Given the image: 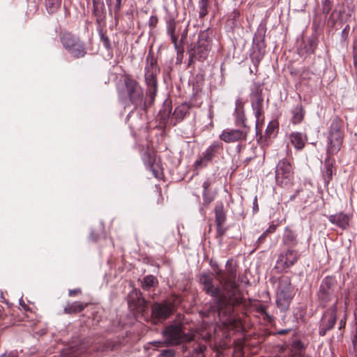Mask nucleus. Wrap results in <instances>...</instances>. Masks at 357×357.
<instances>
[{
	"instance_id": "f257e3e1",
	"label": "nucleus",
	"mask_w": 357,
	"mask_h": 357,
	"mask_svg": "<svg viewBox=\"0 0 357 357\" xmlns=\"http://www.w3.org/2000/svg\"><path fill=\"white\" fill-rule=\"evenodd\" d=\"M199 282L204 286L205 292L213 298L215 306L213 311H218L219 314H230L233 306L237 303L236 298H231L226 294H221L219 287L213 285V278L208 274H202L199 277Z\"/></svg>"
},
{
	"instance_id": "f03ea898",
	"label": "nucleus",
	"mask_w": 357,
	"mask_h": 357,
	"mask_svg": "<svg viewBox=\"0 0 357 357\" xmlns=\"http://www.w3.org/2000/svg\"><path fill=\"white\" fill-rule=\"evenodd\" d=\"M122 101L128 100L135 109L142 107L146 109V103L144 100V90L140 84L130 75H126L123 78V86L119 91Z\"/></svg>"
},
{
	"instance_id": "7ed1b4c3",
	"label": "nucleus",
	"mask_w": 357,
	"mask_h": 357,
	"mask_svg": "<svg viewBox=\"0 0 357 357\" xmlns=\"http://www.w3.org/2000/svg\"><path fill=\"white\" fill-rule=\"evenodd\" d=\"M217 279L222 285V289L227 292L231 298L235 296L238 284L236 282V265L229 259L226 264L225 272L218 268L217 265L213 266Z\"/></svg>"
},
{
	"instance_id": "20e7f679",
	"label": "nucleus",
	"mask_w": 357,
	"mask_h": 357,
	"mask_svg": "<svg viewBox=\"0 0 357 357\" xmlns=\"http://www.w3.org/2000/svg\"><path fill=\"white\" fill-rule=\"evenodd\" d=\"M293 296L291 279L287 276H282L279 279L277 290L276 303L278 307L282 311L287 310Z\"/></svg>"
},
{
	"instance_id": "39448f33",
	"label": "nucleus",
	"mask_w": 357,
	"mask_h": 357,
	"mask_svg": "<svg viewBox=\"0 0 357 357\" xmlns=\"http://www.w3.org/2000/svg\"><path fill=\"white\" fill-rule=\"evenodd\" d=\"M61 42L63 47L75 58L84 57L86 54L84 42L70 33H63L61 36Z\"/></svg>"
},
{
	"instance_id": "423d86ee",
	"label": "nucleus",
	"mask_w": 357,
	"mask_h": 357,
	"mask_svg": "<svg viewBox=\"0 0 357 357\" xmlns=\"http://www.w3.org/2000/svg\"><path fill=\"white\" fill-rule=\"evenodd\" d=\"M337 281L334 277L327 276L323 279L318 291L319 301L324 307L336 298Z\"/></svg>"
},
{
	"instance_id": "0eeeda50",
	"label": "nucleus",
	"mask_w": 357,
	"mask_h": 357,
	"mask_svg": "<svg viewBox=\"0 0 357 357\" xmlns=\"http://www.w3.org/2000/svg\"><path fill=\"white\" fill-rule=\"evenodd\" d=\"M211 49V41L207 30L201 31L199 34L198 41L194 47L190 50L192 55L199 61H205Z\"/></svg>"
},
{
	"instance_id": "6e6552de",
	"label": "nucleus",
	"mask_w": 357,
	"mask_h": 357,
	"mask_svg": "<svg viewBox=\"0 0 357 357\" xmlns=\"http://www.w3.org/2000/svg\"><path fill=\"white\" fill-rule=\"evenodd\" d=\"M275 180L283 188L292 185L294 172L290 162L287 160L282 159L278 162L275 169Z\"/></svg>"
},
{
	"instance_id": "1a4fd4ad",
	"label": "nucleus",
	"mask_w": 357,
	"mask_h": 357,
	"mask_svg": "<svg viewBox=\"0 0 357 357\" xmlns=\"http://www.w3.org/2000/svg\"><path fill=\"white\" fill-rule=\"evenodd\" d=\"M165 340L172 345L179 344L184 342H190L193 336L185 334L180 326L171 325L165 328L162 332Z\"/></svg>"
},
{
	"instance_id": "9d476101",
	"label": "nucleus",
	"mask_w": 357,
	"mask_h": 357,
	"mask_svg": "<svg viewBox=\"0 0 357 357\" xmlns=\"http://www.w3.org/2000/svg\"><path fill=\"white\" fill-rule=\"evenodd\" d=\"M173 312V303L167 301L155 303L151 306V319L154 322L165 320L169 318Z\"/></svg>"
},
{
	"instance_id": "9b49d317",
	"label": "nucleus",
	"mask_w": 357,
	"mask_h": 357,
	"mask_svg": "<svg viewBox=\"0 0 357 357\" xmlns=\"http://www.w3.org/2000/svg\"><path fill=\"white\" fill-rule=\"evenodd\" d=\"M300 257L298 252L295 250H287L285 252L281 253L277 259L275 268L280 271L294 266Z\"/></svg>"
},
{
	"instance_id": "f8f14e48",
	"label": "nucleus",
	"mask_w": 357,
	"mask_h": 357,
	"mask_svg": "<svg viewBox=\"0 0 357 357\" xmlns=\"http://www.w3.org/2000/svg\"><path fill=\"white\" fill-rule=\"evenodd\" d=\"M249 133V129L227 128L222 130L219 137L225 143H234L245 141Z\"/></svg>"
},
{
	"instance_id": "ddd939ff",
	"label": "nucleus",
	"mask_w": 357,
	"mask_h": 357,
	"mask_svg": "<svg viewBox=\"0 0 357 357\" xmlns=\"http://www.w3.org/2000/svg\"><path fill=\"white\" fill-rule=\"evenodd\" d=\"M337 320L336 317V302L333 307L328 309L323 315L319 326V333L320 335L324 336L326 334L327 331L331 330Z\"/></svg>"
},
{
	"instance_id": "4468645a",
	"label": "nucleus",
	"mask_w": 357,
	"mask_h": 357,
	"mask_svg": "<svg viewBox=\"0 0 357 357\" xmlns=\"http://www.w3.org/2000/svg\"><path fill=\"white\" fill-rule=\"evenodd\" d=\"M128 303L130 308L136 310L143 314L146 312L148 305L146 301L142 297V294L137 289H133L128 296Z\"/></svg>"
},
{
	"instance_id": "2eb2a0df",
	"label": "nucleus",
	"mask_w": 357,
	"mask_h": 357,
	"mask_svg": "<svg viewBox=\"0 0 357 357\" xmlns=\"http://www.w3.org/2000/svg\"><path fill=\"white\" fill-rule=\"evenodd\" d=\"M222 148V146L221 143L218 142H214L202 153L201 158L195 162V167H198L202 165L205 166L206 163L211 161L218 152V151Z\"/></svg>"
},
{
	"instance_id": "dca6fc26",
	"label": "nucleus",
	"mask_w": 357,
	"mask_h": 357,
	"mask_svg": "<svg viewBox=\"0 0 357 357\" xmlns=\"http://www.w3.org/2000/svg\"><path fill=\"white\" fill-rule=\"evenodd\" d=\"M344 136V132L328 135L327 146L328 154L335 155L338 153L342 147Z\"/></svg>"
},
{
	"instance_id": "f3484780",
	"label": "nucleus",
	"mask_w": 357,
	"mask_h": 357,
	"mask_svg": "<svg viewBox=\"0 0 357 357\" xmlns=\"http://www.w3.org/2000/svg\"><path fill=\"white\" fill-rule=\"evenodd\" d=\"M158 71L157 66L153 63L146 67L145 80L148 87L157 86L156 75Z\"/></svg>"
},
{
	"instance_id": "a211bd4d",
	"label": "nucleus",
	"mask_w": 357,
	"mask_h": 357,
	"mask_svg": "<svg viewBox=\"0 0 357 357\" xmlns=\"http://www.w3.org/2000/svg\"><path fill=\"white\" fill-rule=\"evenodd\" d=\"M143 160L149 169L152 172L155 177H158L159 167L156 164L155 154L153 152L147 151L144 153Z\"/></svg>"
},
{
	"instance_id": "6ab92c4d",
	"label": "nucleus",
	"mask_w": 357,
	"mask_h": 357,
	"mask_svg": "<svg viewBox=\"0 0 357 357\" xmlns=\"http://www.w3.org/2000/svg\"><path fill=\"white\" fill-rule=\"evenodd\" d=\"M166 25L167 34L170 36L174 47L178 50V37L175 34L176 22L172 16L169 15L166 18Z\"/></svg>"
},
{
	"instance_id": "aec40b11",
	"label": "nucleus",
	"mask_w": 357,
	"mask_h": 357,
	"mask_svg": "<svg viewBox=\"0 0 357 357\" xmlns=\"http://www.w3.org/2000/svg\"><path fill=\"white\" fill-rule=\"evenodd\" d=\"M291 144L298 150H301L305 146L307 140V137L305 134L295 132H292L289 136Z\"/></svg>"
},
{
	"instance_id": "412c9836",
	"label": "nucleus",
	"mask_w": 357,
	"mask_h": 357,
	"mask_svg": "<svg viewBox=\"0 0 357 357\" xmlns=\"http://www.w3.org/2000/svg\"><path fill=\"white\" fill-rule=\"evenodd\" d=\"M236 124L239 126L241 129H249L250 128L246 125L245 121L246 118L245 116V114L243 110H241L240 107H242V102L241 99H237L236 100Z\"/></svg>"
},
{
	"instance_id": "4be33fe9",
	"label": "nucleus",
	"mask_w": 357,
	"mask_h": 357,
	"mask_svg": "<svg viewBox=\"0 0 357 357\" xmlns=\"http://www.w3.org/2000/svg\"><path fill=\"white\" fill-rule=\"evenodd\" d=\"M328 220L332 224L342 229H345L349 222V217L343 213L331 215L329 216Z\"/></svg>"
},
{
	"instance_id": "5701e85b",
	"label": "nucleus",
	"mask_w": 357,
	"mask_h": 357,
	"mask_svg": "<svg viewBox=\"0 0 357 357\" xmlns=\"http://www.w3.org/2000/svg\"><path fill=\"white\" fill-rule=\"evenodd\" d=\"M93 13L96 17V20L100 23L106 16V8L102 0H92Z\"/></svg>"
},
{
	"instance_id": "b1692460",
	"label": "nucleus",
	"mask_w": 357,
	"mask_h": 357,
	"mask_svg": "<svg viewBox=\"0 0 357 357\" xmlns=\"http://www.w3.org/2000/svg\"><path fill=\"white\" fill-rule=\"evenodd\" d=\"M87 305V303H82L80 301H75L71 303H68L64 307V312L66 314L78 313L84 310Z\"/></svg>"
},
{
	"instance_id": "393cba45",
	"label": "nucleus",
	"mask_w": 357,
	"mask_h": 357,
	"mask_svg": "<svg viewBox=\"0 0 357 357\" xmlns=\"http://www.w3.org/2000/svg\"><path fill=\"white\" fill-rule=\"evenodd\" d=\"M291 122L294 124L300 123L305 116V110L302 105L298 104L296 105L291 110Z\"/></svg>"
},
{
	"instance_id": "a878e982",
	"label": "nucleus",
	"mask_w": 357,
	"mask_h": 357,
	"mask_svg": "<svg viewBox=\"0 0 357 357\" xmlns=\"http://www.w3.org/2000/svg\"><path fill=\"white\" fill-rule=\"evenodd\" d=\"M282 241L285 245L295 246L297 244L296 235L292 230L286 228L282 237Z\"/></svg>"
},
{
	"instance_id": "bb28decb",
	"label": "nucleus",
	"mask_w": 357,
	"mask_h": 357,
	"mask_svg": "<svg viewBox=\"0 0 357 357\" xmlns=\"http://www.w3.org/2000/svg\"><path fill=\"white\" fill-rule=\"evenodd\" d=\"M338 132H344L343 121L341 119L335 116L329 127V134H335Z\"/></svg>"
},
{
	"instance_id": "cd10ccee",
	"label": "nucleus",
	"mask_w": 357,
	"mask_h": 357,
	"mask_svg": "<svg viewBox=\"0 0 357 357\" xmlns=\"http://www.w3.org/2000/svg\"><path fill=\"white\" fill-rule=\"evenodd\" d=\"M190 109V107L188 105L184 103L178 105L174 109L173 113V116L178 121H181L184 119L185 116L187 114Z\"/></svg>"
},
{
	"instance_id": "c85d7f7f",
	"label": "nucleus",
	"mask_w": 357,
	"mask_h": 357,
	"mask_svg": "<svg viewBox=\"0 0 357 357\" xmlns=\"http://www.w3.org/2000/svg\"><path fill=\"white\" fill-rule=\"evenodd\" d=\"M61 3V0H45V6L49 13H55Z\"/></svg>"
},
{
	"instance_id": "c756f323",
	"label": "nucleus",
	"mask_w": 357,
	"mask_h": 357,
	"mask_svg": "<svg viewBox=\"0 0 357 357\" xmlns=\"http://www.w3.org/2000/svg\"><path fill=\"white\" fill-rule=\"evenodd\" d=\"M264 98L261 96V91H256L252 94V107H263Z\"/></svg>"
},
{
	"instance_id": "7c9ffc66",
	"label": "nucleus",
	"mask_w": 357,
	"mask_h": 357,
	"mask_svg": "<svg viewBox=\"0 0 357 357\" xmlns=\"http://www.w3.org/2000/svg\"><path fill=\"white\" fill-rule=\"evenodd\" d=\"M106 3L108 6L110 12L114 11L116 14L119 12L122 6V0H114L113 3L112 0H106Z\"/></svg>"
},
{
	"instance_id": "2f4dec72",
	"label": "nucleus",
	"mask_w": 357,
	"mask_h": 357,
	"mask_svg": "<svg viewBox=\"0 0 357 357\" xmlns=\"http://www.w3.org/2000/svg\"><path fill=\"white\" fill-rule=\"evenodd\" d=\"M157 279L153 275H147L144 278L142 281V288L148 290L151 287L155 286L157 284Z\"/></svg>"
},
{
	"instance_id": "473e14b6",
	"label": "nucleus",
	"mask_w": 357,
	"mask_h": 357,
	"mask_svg": "<svg viewBox=\"0 0 357 357\" xmlns=\"http://www.w3.org/2000/svg\"><path fill=\"white\" fill-rule=\"evenodd\" d=\"M216 225L224 224L226 220L223 208L222 206H216L215 208Z\"/></svg>"
},
{
	"instance_id": "72a5a7b5",
	"label": "nucleus",
	"mask_w": 357,
	"mask_h": 357,
	"mask_svg": "<svg viewBox=\"0 0 357 357\" xmlns=\"http://www.w3.org/2000/svg\"><path fill=\"white\" fill-rule=\"evenodd\" d=\"M199 17H205L208 14L209 0H199Z\"/></svg>"
},
{
	"instance_id": "f704fd0d",
	"label": "nucleus",
	"mask_w": 357,
	"mask_h": 357,
	"mask_svg": "<svg viewBox=\"0 0 357 357\" xmlns=\"http://www.w3.org/2000/svg\"><path fill=\"white\" fill-rule=\"evenodd\" d=\"M324 181L327 183L330 182L333 176V165L329 162L325 164Z\"/></svg>"
},
{
	"instance_id": "c9c22d12",
	"label": "nucleus",
	"mask_w": 357,
	"mask_h": 357,
	"mask_svg": "<svg viewBox=\"0 0 357 357\" xmlns=\"http://www.w3.org/2000/svg\"><path fill=\"white\" fill-rule=\"evenodd\" d=\"M352 56L354 61V67L356 71H357V38L354 40Z\"/></svg>"
},
{
	"instance_id": "e433bc0d",
	"label": "nucleus",
	"mask_w": 357,
	"mask_h": 357,
	"mask_svg": "<svg viewBox=\"0 0 357 357\" xmlns=\"http://www.w3.org/2000/svg\"><path fill=\"white\" fill-rule=\"evenodd\" d=\"M332 8L331 0H322V10L324 13H328Z\"/></svg>"
},
{
	"instance_id": "4c0bfd02",
	"label": "nucleus",
	"mask_w": 357,
	"mask_h": 357,
	"mask_svg": "<svg viewBox=\"0 0 357 357\" xmlns=\"http://www.w3.org/2000/svg\"><path fill=\"white\" fill-rule=\"evenodd\" d=\"M252 109L257 119L256 126H257L258 122L263 114V107H255Z\"/></svg>"
},
{
	"instance_id": "58836bf2",
	"label": "nucleus",
	"mask_w": 357,
	"mask_h": 357,
	"mask_svg": "<svg viewBox=\"0 0 357 357\" xmlns=\"http://www.w3.org/2000/svg\"><path fill=\"white\" fill-rule=\"evenodd\" d=\"M156 92H157V86L156 87H149L148 94L151 98V102H150L149 105L151 104L154 101Z\"/></svg>"
},
{
	"instance_id": "ea45409f",
	"label": "nucleus",
	"mask_w": 357,
	"mask_h": 357,
	"mask_svg": "<svg viewBox=\"0 0 357 357\" xmlns=\"http://www.w3.org/2000/svg\"><path fill=\"white\" fill-rule=\"evenodd\" d=\"M158 20L155 15L150 17L149 20V25L151 28H155L158 24Z\"/></svg>"
},
{
	"instance_id": "a19ab883",
	"label": "nucleus",
	"mask_w": 357,
	"mask_h": 357,
	"mask_svg": "<svg viewBox=\"0 0 357 357\" xmlns=\"http://www.w3.org/2000/svg\"><path fill=\"white\" fill-rule=\"evenodd\" d=\"M174 351L171 349L164 350L160 354V357H174Z\"/></svg>"
},
{
	"instance_id": "79ce46f5",
	"label": "nucleus",
	"mask_w": 357,
	"mask_h": 357,
	"mask_svg": "<svg viewBox=\"0 0 357 357\" xmlns=\"http://www.w3.org/2000/svg\"><path fill=\"white\" fill-rule=\"evenodd\" d=\"M349 31L350 26L349 24H347L342 31V37L344 40L347 39Z\"/></svg>"
},
{
	"instance_id": "37998d69",
	"label": "nucleus",
	"mask_w": 357,
	"mask_h": 357,
	"mask_svg": "<svg viewBox=\"0 0 357 357\" xmlns=\"http://www.w3.org/2000/svg\"><path fill=\"white\" fill-rule=\"evenodd\" d=\"M212 183V181L211 179L209 178H207L204 183H203V185H202V187L204 188V195H206V192H207V190L208 188L210 187V185H211Z\"/></svg>"
},
{
	"instance_id": "c03bdc74",
	"label": "nucleus",
	"mask_w": 357,
	"mask_h": 357,
	"mask_svg": "<svg viewBox=\"0 0 357 357\" xmlns=\"http://www.w3.org/2000/svg\"><path fill=\"white\" fill-rule=\"evenodd\" d=\"M258 312L261 313L262 315H265L268 320H271V316L266 312V309L264 306H260L258 307Z\"/></svg>"
},
{
	"instance_id": "a18cd8bd",
	"label": "nucleus",
	"mask_w": 357,
	"mask_h": 357,
	"mask_svg": "<svg viewBox=\"0 0 357 357\" xmlns=\"http://www.w3.org/2000/svg\"><path fill=\"white\" fill-rule=\"evenodd\" d=\"M82 293L81 289H75L69 290L68 295L69 296H75L76 295L80 294Z\"/></svg>"
},
{
	"instance_id": "49530a36",
	"label": "nucleus",
	"mask_w": 357,
	"mask_h": 357,
	"mask_svg": "<svg viewBox=\"0 0 357 357\" xmlns=\"http://www.w3.org/2000/svg\"><path fill=\"white\" fill-rule=\"evenodd\" d=\"M101 40L103 41L104 45L106 48H109L110 43L109 40L107 37L105 36L103 34H101Z\"/></svg>"
},
{
	"instance_id": "de8ad7c7",
	"label": "nucleus",
	"mask_w": 357,
	"mask_h": 357,
	"mask_svg": "<svg viewBox=\"0 0 357 357\" xmlns=\"http://www.w3.org/2000/svg\"><path fill=\"white\" fill-rule=\"evenodd\" d=\"M223 224L216 225H217V232L220 236H222L225 232V229L222 226Z\"/></svg>"
},
{
	"instance_id": "09e8293b",
	"label": "nucleus",
	"mask_w": 357,
	"mask_h": 357,
	"mask_svg": "<svg viewBox=\"0 0 357 357\" xmlns=\"http://www.w3.org/2000/svg\"><path fill=\"white\" fill-rule=\"evenodd\" d=\"M206 347L204 345H199L195 349V352L198 354H202L205 350Z\"/></svg>"
},
{
	"instance_id": "8fccbe9b",
	"label": "nucleus",
	"mask_w": 357,
	"mask_h": 357,
	"mask_svg": "<svg viewBox=\"0 0 357 357\" xmlns=\"http://www.w3.org/2000/svg\"><path fill=\"white\" fill-rule=\"evenodd\" d=\"M276 229V226L275 225H271L266 230V232L268 234L273 233Z\"/></svg>"
},
{
	"instance_id": "3c124183",
	"label": "nucleus",
	"mask_w": 357,
	"mask_h": 357,
	"mask_svg": "<svg viewBox=\"0 0 357 357\" xmlns=\"http://www.w3.org/2000/svg\"><path fill=\"white\" fill-rule=\"evenodd\" d=\"M151 344H153L154 346L157 347H162L164 345V342H160V341L153 342H151Z\"/></svg>"
},
{
	"instance_id": "603ef678",
	"label": "nucleus",
	"mask_w": 357,
	"mask_h": 357,
	"mask_svg": "<svg viewBox=\"0 0 357 357\" xmlns=\"http://www.w3.org/2000/svg\"><path fill=\"white\" fill-rule=\"evenodd\" d=\"M1 357H17V355L15 353H9V354H4Z\"/></svg>"
},
{
	"instance_id": "864d4df0",
	"label": "nucleus",
	"mask_w": 357,
	"mask_h": 357,
	"mask_svg": "<svg viewBox=\"0 0 357 357\" xmlns=\"http://www.w3.org/2000/svg\"><path fill=\"white\" fill-rule=\"evenodd\" d=\"M266 235H267V233H266V231H264V232L261 234V236L258 238V241H259V243L263 242V241H264V238H266Z\"/></svg>"
},
{
	"instance_id": "5fc2aeb1",
	"label": "nucleus",
	"mask_w": 357,
	"mask_h": 357,
	"mask_svg": "<svg viewBox=\"0 0 357 357\" xmlns=\"http://www.w3.org/2000/svg\"><path fill=\"white\" fill-rule=\"evenodd\" d=\"M253 209L255 211H258V204H257V197H255L253 202Z\"/></svg>"
},
{
	"instance_id": "6e6d98bb",
	"label": "nucleus",
	"mask_w": 357,
	"mask_h": 357,
	"mask_svg": "<svg viewBox=\"0 0 357 357\" xmlns=\"http://www.w3.org/2000/svg\"><path fill=\"white\" fill-rule=\"evenodd\" d=\"M353 344H354V349L357 352V335L354 336V340H353Z\"/></svg>"
},
{
	"instance_id": "4d7b16f0",
	"label": "nucleus",
	"mask_w": 357,
	"mask_h": 357,
	"mask_svg": "<svg viewBox=\"0 0 357 357\" xmlns=\"http://www.w3.org/2000/svg\"><path fill=\"white\" fill-rule=\"evenodd\" d=\"M345 324H346V321H344L342 319L340 320V328H342L344 327Z\"/></svg>"
},
{
	"instance_id": "13d9d810",
	"label": "nucleus",
	"mask_w": 357,
	"mask_h": 357,
	"mask_svg": "<svg viewBox=\"0 0 357 357\" xmlns=\"http://www.w3.org/2000/svg\"><path fill=\"white\" fill-rule=\"evenodd\" d=\"M185 37V34L183 33L181 36V40H183Z\"/></svg>"
},
{
	"instance_id": "bf43d9fd",
	"label": "nucleus",
	"mask_w": 357,
	"mask_h": 357,
	"mask_svg": "<svg viewBox=\"0 0 357 357\" xmlns=\"http://www.w3.org/2000/svg\"><path fill=\"white\" fill-rule=\"evenodd\" d=\"M279 333H280V334H283V333H284V331H281V332H280Z\"/></svg>"
}]
</instances>
